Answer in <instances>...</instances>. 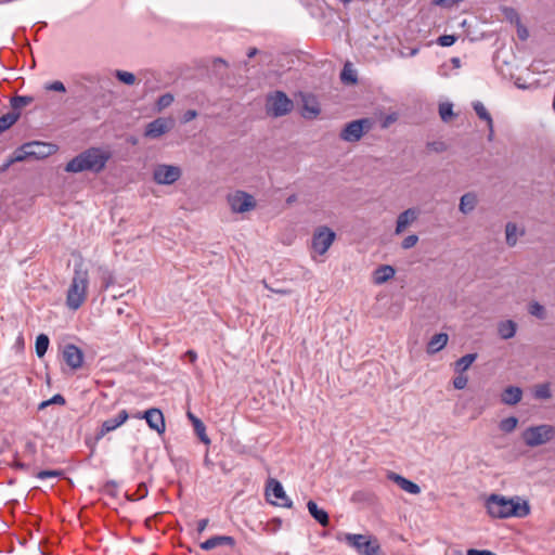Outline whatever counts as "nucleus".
Returning a JSON list of instances; mask_svg holds the SVG:
<instances>
[{
  "mask_svg": "<svg viewBox=\"0 0 555 555\" xmlns=\"http://www.w3.org/2000/svg\"><path fill=\"white\" fill-rule=\"evenodd\" d=\"M20 112H9L0 117V133L11 128L20 118Z\"/></svg>",
  "mask_w": 555,
  "mask_h": 555,
  "instance_id": "nucleus-29",
  "label": "nucleus"
},
{
  "mask_svg": "<svg viewBox=\"0 0 555 555\" xmlns=\"http://www.w3.org/2000/svg\"><path fill=\"white\" fill-rule=\"evenodd\" d=\"M456 38L453 35H443L438 38V43L441 47H451L455 42Z\"/></svg>",
  "mask_w": 555,
  "mask_h": 555,
  "instance_id": "nucleus-47",
  "label": "nucleus"
},
{
  "mask_svg": "<svg viewBox=\"0 0 555 555\" xmlns=\"http://www.w3.org/2000/svg\"><path fill=\"white\" fill-rule=\"evenodd\" d=\"M204 464H205V466H206V467H208V468H212V466H214V463H212V461L209 459L208 453H206V455H205V457H204Z\"/></svg>",
  "mask_w": 555,
  "mask_h": 555,
  "instance_id": "nucleus-58",
  "label": "nucleus"
},
{
  "mask_svg": "<svg viewBox=\"0 0 555 555\" xmlns=\"http://www.w3.org/2000/svg\"><path fill=\"white\" fill-rule=\"evenodd\" d=\"M304 109L306 112L304 114L305 117H315L320 113V108L318 107L317 104L309 105L308 102L305 103Z\"/></svg>",
  "mask_w": 555,
  "mask_h": 555,
  "instance_id": "nucleus-45",
  "label": "nucleus"
},
{
  "mask_svg": "<svg viewBox=\"0 0 555 555\" xmlns=\"http://www.w3.org/2000/svg\"><path fill=\"white\" fill-rule=\"evenodd\" d=\"M517 425H518V418L515 416H509V417L502 420L499 423V428L501 431H503L505 434H511L516 429Z\"/></svg>",
  "mask_w": 555,
  "mask_h": 555,
  "instance_id": "nucleus-34",
  "label": "nucleus"
},
{
  "mask_svg": "<svg viewBox=\"0 0 555 555\" xmlns=\"http://www.w3.org/2000/svg\"><path fill=\"white\" fill-rule=\"evenodd\" d=\"M207 525H208V519L207 518L201 519L197 522V531L199 533H202L206 529Z\"/></svg>",
  "mask_w": 555,
  "mask_h": 555,
  "instance_id": "nucleus-55",
  "label": "nucleus"
},
{
  "mask_svg": "<svg viewBox=\"0 0 555 555\" xmlns=\"http://www.w3.org/2000/svg\"><path fill=\"white\" fill-rule=\"evenodd\" d=\"M521 398L522 390L517 386L506 387L501 395V401L506 405H516L520 402Z\"/></svg>",
  "mask_w": 555,
  "mask_h": 555,
  "instance_id": "nucleus-20",
  "label": "nucleus"
},
{
  "mask_svg": "<svg viewBox=\"0 0 555 555\" xmlns=\"http://www.w3.org/2000/svg\"><path fill=\"white\" fill-rule=\"evenodd\" d=\"M115 75L118 78V80L125 85L130 86L135 82V76L132 73L125 72V70H116Z\"/></svg>",
  "mask_w": 555,
  "mask_h": 555,
  "instance_id": "nucleus-40",
  "label": "nucleus"
},
{
  "mask_svg": "<svg viewBox=\"0 0 555 555\" xmlns=\"http://www.w3.org/2000/svg\"><path fill=\"white\" fill-rule=\"evenodd\" d=\"M175 127V119L171 117H158L149 122L144 129V137L156 140L169 132Z\"/></svg>",
  "mask_w": 555,
  "mask_h": 555,
  "instance_id": "nucleus-11",
  "label": "nucleus"
},
{
  "mask_svg": "<svg viewBox=\"0 0 555 555\" xmlns=\"http://www.w3.org/2000/svg\"><path fill=\"white\" fill-rule=\"evenodd\" d=\"M467 555H496V554L491 551H488V550L470 548L467 551Z\"/></svg>",
  "mask_w": 555,
  "mask_h": 555,
  "instance_id": "nucleus-53",
  "label": "nucleus"
},
{
  "mask_svg": "<svg viewBox=\"0 0 555 555\" xmlns=\"http://www.w3.org/2000/svg\"><path fill=\"white\" fill-rule=\"evenodd\" d=\"M489 515L493 518L525 517L530 513L527 502L506 499L503 495L491 494L486 503Z\"/></svg>",
  "mask_w": 555,
  "mask_h": 555,
  "instance_id": "nucleus-2",
  "label": "nucleus"
},
{
  "mask_svg": "<svg viewBox=\"0 0 555 555\" xmlns=\"http://www.w3.org/2000/svg\"><path fill=\"white\" fill-rule=\"evenodd\" d=\"M477 353H467L455 361L454 369L456 373H464L476 361Z\"/></svg>",
  "mask_w": 555,
  "mask_h": 555,
  "instance_id": "nucleus-27",
  "label": "nucleus"
},
{
  "mask_svg": "<svg viewBox=\"0 0 555 555\" xmlns=\"http://www.w3.org/2000/svg\"><path fill=\"white\" fill-rule=\"evenodd\" d=\"M449 336L446 333L435 334L427 345V352L434 354L440 351L448 344Z\"/></svg>",
  "mask_w": 555,
  "mask_h": 555,
  "instance_id": "nucleus-25",
  "label": "nucleus"
},
{
  "mask_svg": "<svg viewBox=\"0 0 555 555\" xmlns=\"http://www.w3.org/2000/svg\"><path fill=\"white\" fill-rule=\"evenodd\" d=\"M228 545L233 547L235 545V540L230 535H215L201 543V548L204 551H211L218 546Z\"/></svg>",
  "mask_w": 555,
  "mask_h": 555,
  "instance_id": "nucleus-18",
  "label": "nucleus"
},
{
  "mask_svg": "<svg viewBox=\"0 0 555 555\" xmlns=\"http://www.w3.org/2000/svg\"><path fill=\"white\" fill-rule=\"evenodd\" d=\"M478 204V197L475 192H467L460 198L459 210L464 214H470Z\"/></svg>",
  "mask_w": 555,
  "mask_h": 555,
  "instance_id": "nucleus-21",
  "label": "nucleus"
},
{
  "mask_svg": "<svg viewBox=\"0 0 555 555\" xmlns=\"http://www.w3.org/2000/svg\"><path fill=\"white\" fill-rule=\"evenodd\" d=\"M336 234L327 227H320L313 234L312 248L319 254L324 255L335 241Z\"/></svg>",
  "mask_w": 555,
  "mask_h": 555,
  "instance_id": "nucleus-12",
  "label": "nucleus"
},
{
  "mask_svg": "<svg viewBox=\"0 0 555 555\" xmlns=\"http://www.w3.org/2000/svg\"><path fill=\"white\" fill-rule=\"evenodd\" d=\"M61 475H62L61 470H40L37 473L36 476L38 479L44 480L48 478H56V477H60Z\"/></svg>",
  "mask_w": 555,
  "mask_h": 555,
  "instance_id": "nucleus-44",
  "label": "nucleus"
},
{
  "mask_svg": "<svg viewBox=\"0 0 555 555\" xmlns=\"http://www.w3.org/2000/svg\"><path fill=\"white\" fill-rule=\"evenodd\" d=\"M15 162L12 159V157H10L9 159H7V162L3 164L1 170L2 171H5L8 170Z\"/></svg>",
  "mask_w": 555,
  "mask_h": 555,
  "instance_id": "nucleus-57",
  "label": "nucleus"
},
{
  "mask_svg": "<svg viewBox=\"0 0 555 555\" xmlns=\"http://www.w3.org/2000/svg\"><path fill=\"white\" fill-rule=\"evenodd\" d=\"M395 274L396 270L393 267L389 264H383L375 269L373 273V280L375 284L380 285L392 279Z\"/></svg>",
  "mask_w": 555,
  "mask_h": 555,
  "instance_id": "nucleus-22",
  "label": "nucleus"
},
{
  "mask_svg": "<svg viewBox=\"0 0 555 555\" xmlns=\"http://www.w3.org/2000/svg\"><path fill=\"white\" fill-rule=\"evenodd\" d=\"M372 121L369 118L357 119L348 122L340 131V139L346 142H358L365 131L371 129Z\"/></svg>",
  "mask_w": 555,
  "mask_h": 555,
  "instance_id": "nucleus-9",
  "label": "nucleus"
},
{
  "mask_svg": "<svg viewBox=\"0 0 555 555\" xmlns=\"http://www.w3.org/2000/svg\"><path fill=\"white\" fill-rule=\"evenodd\" d=\"M297 201V196L295 194H292L289 195L287 198H286V204H293Z\"/></svg>",
  "mask_w": 555,
  "mask_h": 555,
  "instance_id": "nucleus-60",
  "label": "nucleus"
},
{
  "mask_svg": "<svg viewBox=\"0 0 555 555\" xmlns=\"http://www.w3.org/2000/svg\"><path fill=\"white\" fill-rule=\"evenodd\" d=\"M65 398L60 395V393H56L54 395L52 398H50L49 400H46V401H42L39 405H38V409L39 410H43L46 409L47 406L51 405V404H59V405H64L65 404Z\"/></svg>",
  "mask_w": 555,
  "mask_h": 555,
  "instance_id": "nucleus-39",
  "label": "nucleus"
},
{
  "mask_svg": "<svg viewBox=\"0 0 555 555\" xmlns=\"http://www.w3.org/2000/svg\"><path fill=\"white\" fill-rule=\"evenodd\" d=\"M293 101L283 92L275 91L268 95L266 109L272 117H282L292 112Z\"/></svg>",
  "mask_w": 555,
  "mask_h": 555,
  "instance_id": "nucleus-6",
  "label": "nucleus"
},
{
  "mask_svg": "<svg viewBox=\"0 0 555 555\" xmlns=\"http://www.w3.org/2000/svg\"><path fill=\"white\" fill-rule=\"evenodd\" d=\"M144 418L149 425V427L156 431L158 435L165 433L166 424L164 414L159 409L152 408L146 410L143 414H141V420Z\"/></svg>",
  "mask_w": 555,
  "mask_h": 555,
  "instance_id": "nucleus-13",
  "label": "nucleus"
},
{
  "mask_svg": "<svg viewBox=\"0 0 555 555\" xmlns=\"http://www.w3.org/2000/svg\"><path fill=\"white\" fill-rule=\"evenodd\" d=\"M33 100L34 99L31 96H27V95H16V96L12 98L11 102H10L12 112H20L23 107L30 104L33 102Z\"/></svg>",
  "mask_w": 555,
  "mask_h": 555,
  "instance_id": "nucleus-30",
  "label": "nucleus"
},
{
  "mask_svg": "<svg viewBox=\"0 0 555 555\" xmlns=\"http://www.w3.org/2000/svg\"><path fill=\"white\" fill-rule=\"evenodd\" d=\"M197 117V112L195 109H189L183 114L182 121L189 122Z\"/></svg>",
  "mask_w": 555,
  "mask_h": 555,
  "instance_id": "nucleus-51",
  "label": "nucleus"
},
{
  "mask_svg": "<svg viewBox=\"0 0 555 555\" xmlns=\"http://www.w3.org/2000/svg\"><path fill=\"white\" fill-rule=\"evenodd\" d=\"M63 359L70 369L77 370L82 365L83 352L77 346L68 344L64 346Z\"/></svg>",
  "mask_w": 555,
  "mask_h": 555,
  "instance_id": "nucleus-14",
  "label": "nucleus"
},
{
  "mask_svg": "<svg viewBox=\"0 0 555 555\" xmlns=\"http://www.w3.org/2000/svg\"><path fill=\"white\" fill-rule=\"evenodd\" d=\"M555 437V427L550 424L530 426L521 433V439L529 448L543 446Z\"/></svg>",
  "mask_w": 555,
  "mask_h": 555,
  "instance_id": "nucleus-4",
  "label": "nucleus"
},
{
  "mask_svg": "<svg viewBox=\"0 0 555 555\" xmlns=\"http://www.w3.org/2000/svg\"><path fill=\"white\" fill-rule=\"evenodd\" d=\"M185 357H188L190 359V361L192 363H194L196 361V359H197V353L194 350H188L185 352Z\"/></svg>",
  "mask_w": 555,
  "mask_h": 555,
  "instance_id": "nucleus-56",
  "label": "nucleus"
},
{
  "mask_svg": "<svg viewBox=\"0 0 555 555\" xmlns=\"http://www.w3.org/2000/svg\"><path fill=\"white\" fill-rule=\"evenodd\" d=\"M340 78L344 82L354 83L357 81L356 75H353L352 72L347 70L346 67L343 69Z\"/></svg>",
  "mask_w": 555,
  "mask_h": 555,
  "instance_id": "nucleus-50",
  "label": "nucleus"
},
{
  "mask_svg": "<svg viewBox=\"0 0 555 555\" xmlns=\"http://www.w3.org/2000/svg\"><path fill=\"white\" fill-rule=\"evenodd\" d=\"M228 204L234 214H244L256 208V199L245 191L237 190L227 196Z\"/></svg>",
  "mask_w": 555,
  "mask_h": 555,
  "instance_id": "nucleus-7",
  "label": "nucleus"
},
{
  "mask_svg": "<svg viewBox=\"0 0 555 555\" xmlns=\"http://www.w3.org/2000/svg\"><path fill=\"white\" fill-rule=\"evenodd\" d=\"M49 344H50V340L46 334H40L37 336L35 348H36V354L39 358H42L46 354Z\"/></svg>",
  "mask_w": 555,
  "mask_h": 555,
  "instance_id": "nucleus-31",
  "label": "nucleus"
},
{
  "mask_svg": "<svg viewBox=\"0 0 555 555\" xmlns=\"http://www.w3.org/2000/svg\"><path fill=\"white\" fill-rule=\"evenodd\" d=\"M418 242V236L416 234L408 235L401 243V247L403 249H410L414 247Z\"/></svg>",
  "mask_w": 555,
  "mask_h": 555,
  "instance_id": "nucleus-43",
  "label": "nucleus"
},
{
  "mask_svg": "<svg viewBox=\"0 0 555 555\" xmlns=\"http://www.w3.org/2000/svg\"><path fill=\"white\" fill-rule=\"evenodd\" d=\"M506 244L509 247L516 245L517 242V227L515 223L508 222L505 227Z\"/></svg>",
  "mask_w": 555,
  "mask_h": 555,
  "instance_id": "nucleus-37",
  "label": "nucleus"
},
{
  "mask_svg": "<svg viewBox=\"0 0 555 555\" xmlns=\"http://www.w3.org/2000/svg\"><path fill=\"white\" fill-rule=\"evenodd\" d=\"M141 80H144L145 88L147 90H155L158 88V79L155 77V74L150 70H144L141 73Z\"/></svg>",
  "mask_w": 555,
  "mask_h": 555,
  "instance_id": "nucleus-33",
  "label": "nucleus"
},
{
  "mask_svg": "<svg viewBox=\"0 0 555 555\" xmlns=\"http://www.w3.org/2000/svg\"><path fill=\"white\" fill-rule=\"evenodd\" d=\"M345 542L360 555H379L380 553V545L372 535L346 533Z\"/></svg>",
  "mask_w": 555,
  "mask_h": 555,
  "instance_id": "nucleus-5",
  "label": "nucleus"
},
{
  "mask_svg": "<svg viewBox=\"0 0 555 555\" xmlns=\"http://www.w3.org/2000/svg\"><path fill=\"white\" fill-rule=\"evenodd\" d=\"M257 53H258L257 48H250L247 52V56L250 59V57H254Z\"/></svg>",
  "mask_w": 555,
  "mask_h": 555,
  "instance_id": "nucleus-59",
  "label": "nucleus"
},
{
  "mask_svg": "<svg viewBox=\"0 0 555 555\" xmlns=\"http://www.w3.org/2000/svg\"><path fill=\"white\" fill-rule=\"evenodd\" d=\"M89 286L88 271L80 266H76L74 276L66 294V306L70 310H78L87 298V289Z\"/></svg>",
  "mask_w": 555,
  "mask_h": 555,
  "instance_id": "nucleus-3",
  "label": "nucleus"
},
{
  "mask_svg": "<svg viewBox=\"0 0 555 555\" xmlns=\"http://www.w3.org/2000/svg\"><path fill=\"white\" fill-rule=\"evenodd\" d=\"M188 417L192 422L194 430H195L196 435L198 436L199 440L202 442H204L205 444H209L210 439L206 435V427H205L204 423L191 412H188Z\"/></svg>",
  "mask_w": 555,
  "mask_h": 555,
  "instance_id": "nucleus-26",
  "label": "nucleus"
},
{
  "mask_svg": "<svg viewBox=\"0 0 555 555\" xmlns=\"http://www.w3.org/2000/svg\"><path fill=\"white\" fill-rule=\"evenodd\" d=\"M420 210L417 208H408L399 214L396 222L395 233L397 235L405 231V229L417 220Z\"/></svg>",
  "mask_w": 555,
  "mask_h": 555,
  "instance_id": "nucleus-16",
  "label": "nucleus"
},
{
  "mask_svg": "<svg viewBox=\"0 0 555 555\" xmlns=\"http://www.w3.org/2000/svg\"><path fill=\"white\" fill-rule=\"evenodd\" d=\"M517 34H518V37L521 39V40H526L529 36L528 34V30L527 28L522 27V26H519L518 29H517Z\"/></svg>",
  "mask_w": 555,
  "mask_h": 555,
  "instance_id": "nucleus-54",
  "label": "nucleus"
},
{
  "mask_svg": "<svg viewBox=\"0 0 555 555\" xmlns=\"http://www.w3.org/2000/svg\"><path fill=\"white\" fill-rule=\"evenodd\" d=\"M462 0H433V4L442 7V8H452L453 5H456Z\"/></svg>",
  "mask_w": 555,
  "mask_h": 555,
  "instance_id": "nucleus-49",
  "label": "nucleus"
},
{
  "mask_svg": "<svg viewBox=\"0 0 555 555\" xmlns=\"http://www.w3.org/2000/svg\"><path fill=\"white\" fill-rule=\"evenodd\" d=\"M111 154L99 147H90L70 159L65 167L67 172H82L86 170L100 172L109 159Z\"/></svg>",
  "mask_w": 555,
  "mask_h": 555,
  "instance_id": "nucleus-1",
  "label": "nucleus"
},
{
  "mask_svg": "<svg viewBox=\"0 0 555 555\" xmlns=\"http://www.w3.org/2000/svg\"><path fill=\"white\" fill-rule=\"evenodd\" d=\"M439 116L442 119V121H450L455 116L453 112V104L450 102L441 103L439 105Z\"/></svg>",
  "mask_w": 555,
  "mask_h": 555,
  "instance_id": "nucleus-35",
  "label": "nucleus"
},
{
  "mask_svg": "<svg viewBox=\"0 0 555 555\" xmlns=\"http://www.w3.org/2000/svg\"><path fill=\"white\" fill-rule=\"evenodd\" d=\"M533 396L535 399L547 400L552 397V391L548 383L539 384L534 387Z\"/></svg>",
  "mask_w": 555,
  "mask_h": 555,
  "instance_id": "nucleus-32",
  "label": "nucleus"
},
{
  "mask_svg": "<svg viewBox=\"0 0 555 555\" xmlns=\"http://www.w3.org/2000/svg\"><path fill=\"white\" fill-rule=\"evenodd\" d=\"M150 524H151V519H146V520H145V526H146V527H150Z\"/></svg>",
  "mask_w": 555,
  "mask_h": 555,
  "instance_id": "nucleus-62",
  "label": "nucleus"
},
{
  "mask_svg": "<svg viewBox=\"0 0 555 555\" xmlns=\"http://www.w3.org/2000/svg\"><path fill=\"white\" fill-rule=\"evenodd\" d=\"M473 107H474V111L476 112L477 116L487 122L488 128H489V140H492L494 131H493V120H492L490 113L487 111L485 105L479 101L474 102Z\"/></svg>",
  "mask_w": 555,
  "mask_h": 555,
  "instance_id": "nucleus-24",
  "label": "nucleus"
},
{
  "mask_svg": "<svg viewBox=\"0 0 555 555\" xmlns=\"http://www.w3.org/2000/svg\"><path fill=\"white\" fill-rule=\"evenodd\" d=\"M529 313L533 317H537L540 320H543L545 318L544 307L537 301L530 304Z\"/></svg>",
  "mask_w": 555,
  "mask_h": 555,
  "instance_id": "nucleus-41",
  "label": "nucleus"
},
{
  "mask_svg": "<svg viewBox=\"0 0 555 555\" xmlns=\"http://www.w3.org/2000/svg\"><path fill=\"white\" fill-rule=\"evenodd\" d=\"M129 417V414L126 410H120L117 415L111 417L102 423L101 429L98 434V438L103 437L107 433L115 430L120 425H122Z\"/></svg>",
  "mask_w": 555,
  "mask_h": 555,
  "instance_id": "nucleus-17",
  "label": "nucleus"
},
{
  "mask_svg": "<svg viewBox=\"0 0 555 555\" xmlns=\"http://www.w3.org/2000/svg\"><path fill=\"white\" fill-rule=\"evenodd\" d=\"M216 62H219V64H224V65L227 64L225 61L222 59H218Z\"/></svg>",
  "mask_w": 555,
  "mask_h": 555,
  "instance_id": "nucleus-61",
  "label": "nucleus"
},
{
  "mask_svg": "<svg viewBox=\"0 0 555 555\" xmlns=\"http://www.w3.org/2000/svg\"><path fill=\"white\" fill-rule=\"evenodd\" d=\"M173 101L175 96L171 93L160 95L155 103V112L160 113L165 108L169 107Z\"/></svg>",
  "mask_w": 555,
  "mask_h": 555,
  "instance_id": "nucleus-36",
  "label": "nucleus"
},
{
  "mask_svg": "<svg viewBox=\"0 0 555 555\" xmlns=\"http://www.w3.org/2000/svg\"><path fill=\"white\" fill-rule=\"evenodd\" d=\"M263 285L264 287L272 292V293H275V294H280V295H288L291 294V291L289 289H283V288H273L271 287L266 281H263Z\"/></svg>",
  "mask_w": 555,
  "mask_h": 555,
  "instance_id": "nucleus-52",
  "label": "nucleus"
},
{
  "mask_svg": "<svg viewBox=\"0 0 555 555\" xmlns=\"http://www.w3.org/2000/svg\"><path fill=\"white\" fill-rule=\"evenodd\" d=\"M46 89L49 91H55V92H65L66 91L65 85L60 80H55V81H52V82L46 85Z\"/></svg>",
  "mask_w": 555,
  "mask_h": 555,
  "instance_id": "nucleus-46",
  "label": "nucleus"
},
{
  "mask_svg": "<svg viewBox=\"0 0 555 555\" xmlns=\"http://www.w3.org/2000/svg\"><path fill=\"white\" fill-rule=\"evenodd\" d=\"M307 508L310 515L323 527H327L330 524L328 514L326 511L319 508L318 504L310 500L307 503Z\"/></svg>",
  "mask_w": 555,
  "mask_h": 555,
  "instance_id": "nucleus-23",
  "label": "nucleus"
},
{
  "mask_svg": "<svg viewBox=\"0 0 555 555\" xmlns=\"http://www.w3.org/2000/svg\"><path fill=\"white\" fill-rule=\"evenodd\" d=\"M26 149L29 150L30 157L37 159L46 158L56 152V145L41 141L27 142Z\"/></svg>",
  "mask_w": 555,
  "mask_h": 555,
  "instance_id": "nucleus-15",
  "label": "nucleus"
},
{
  "mask_svg": "<svg viewBox=\"0 0 555 555\" xmlns=\"http://www.w3.org/2000/svg\"><path fill=\"white\" fill-rule=\"evenodd\" d=\"M388 478L396 482L402 490H404L408 493L411 494H418L421 493V488L417 483L404 478L401 475H398L396 473H390L388 475Z\"/></svg>",
  "mask_w": 555,
  "mask_h": 555,
  "instance_id": "nucleus-19",
  "label": "nucleus"
},
{
  "mask_svg": "<svg viewBox=\"0 0 555 555\" xmlns=\"http://www.w3.org/2000/svg\"><path fill=\"white\" fill-rule=\"evenodd\" d=\"M427 147L437 153H441L447 150L446 144L441 141L429 142V143H427Z\"/></svg>",
  "mask_w": 555,
  "mask_h": 555,
  "instance_id": "nucleus-48",
  "label": "nucleus"
},
{
  "mask_svg": "<svg viewBox=\"0 0 555 555\" xmlns=\"http://www.w3.org/2000/svg\"><path fill=\"white\" fill-rule=\"evenodd\" d=\"M26 147H27V143L23 144L22 146H20L18 149H16L14 151V153L11 157L15 163L24 162L27 158H30V155L28 152L29 150Z\"/></svg>",
  "mask_w": 555,
  "mask_h": 555,
  "instance_id": "nucleus-38",
  "label": "nucleus"
},
{
  "mask_svg": "<svg viewBox=\"0 0 555 555\" xmlns=\"http://www.w3.org/2000/svg\"><path fill=\"white\" fill-rule=\"evenodd\" d=\"M516 330H517V325L512 320L501 322L498 327L499 335L503 339H509V338L514 337L516 334Z\"/></svg>",
  "mask_w": 555,
  "mask_h": 555,
  "instance_id": "nucleus-28",
  "label": "nucleus"
},
{
  "mask_svg": "<svg viewBox=\"0 0 555 555\" xmlns=\"http://www.w3.org/2000/svg\"><path fill=\"white\" fill-rule=\"evenodd\" d=\"M459 375L453 379V386L455 389H464L468 383V378L464 373H457Z\"/></svg>",
  "mask_w": 555,
  "mask_h": 555,
  "instance_id": "nucleus-42",
  "label": "nucleus"
},
{
  "mask_svg": "<svg viewBox=\"0 0 555 555\" xmlns=\"http://www.w3.org/2000/svg\"><path fill=\"white\" fill-rule=\"evenodd\" d=\"M182 176V169L176 165L158 164L153 169V180L157 184L171 185Z\"/></svg>",
  "mask_w": 555,
  "mask_h": 555,
  "instance_id": "nucleus-8",
  "label": "nucleus"
},
{
  "mask_svg": "<svg viewBox=\"0 0 555 555\" xmlns=\"http://www.w3.org/2000/svg\"><path fill=\"white\" fill-rule=\"evenodd\" d=\"M266 496L267 500L273 505L287 508L293 506L292 500L288 499L282 483L276 479H269L266 487Z\"/></svg>",
  "mask_w": 555,
  "mask_h": 555,
  "instance_id": "nucleus-10",
  "label": "nucleus"
}]
</instances>
